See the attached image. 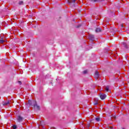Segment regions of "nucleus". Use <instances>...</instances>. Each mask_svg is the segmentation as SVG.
<instances>
[{
	"instance_id": "f257e3e1",
	"label": "nucleus",
	"mask_w": 129,
	"mask_h": 129,
	"mask_svg": "<svg viewBox=\"0 0 129 129\" xmlns=\"http://www.w3.org/2000/svg\"><path fill=\"white\" fill-rule=\"evenodd\" d=\"M32 103L34 104V107L35 109L39 110V109H40V106L37 105V102L35 101H33Z\"/></svg>"
},
{
	"instance_id": "f03ea898",
	"label": "nucleus",
	"mask_w": 129,
	"mask_h": 129,
	"mask_svg": "<svg viewBox=\"0 0 129 129\" xmlns=\"http://www.w3.org/2000/svg\"><path fill=\"white\" fill-rule=\"evenodd\" d=\"M100 97L101 99H105V98L106 97V95H105V94H102L100 95Z\"/></svg>"
},
{
	"instance_id": "7ed1b4c3",
	"label": "nucleus",
	"mask_w": 129,
	"mask_h": 129,
	"mask_svg": "<svg viewBox=\"0 0 129 129\" xmlns=\"http://www.w3.org/2000/svg\"><path fill=\"white\" fill-rule=\"evenodd\" d=\"M98 77H99V73H98V72L96 71L95 73V78H96V79H97V78H98Z\"/></svg>"
},
{
	"instance_id": "20e7f679",
	"label": "nucleus",
	"mask_w": 129,
	"mask_h": 129,
	"mask_svg": "<svg viewBox=\"0 0 129 129\" xmlns=\"http://www.w3.org/2000/svg\"><path fill=\"white\" fill-rule=\"evenodd\" d=\"M17 120L18 121H22L23 120V117H22L21 116H18L17 117Z\"/></svg>"
},
{
	"instance_id": "39448f33",
	"label": "nucleus",
	"mask_w": 129,
	"mask_h": 129,
	"mask_svg": "<svg viewBox=\"0 0 129 129\" xmlns=\"http://www.w3.org/2000/svg\"><path fill=\"white\" fill-rule=\"evenodd\" d=\"M67 2L70 5H71L72 3H75V2H76V0H68Z\"/></svg>"
},
{
	"instance_id": "423d86ee",
	"label": "nucleus",
	"mask_w": 129,
	"mask_h": 129,
	"mask_svg": "<svg viewBox=\"0 0 129 129\" xmlns=\"http://www.w3.org/2000/svg\"><path fill=\"white\" fill-rule=\"evenodd\" d=\"M89 39H90V40H94V35H90L89 36Z\"/></svg>"
},
{
	"instance_id": "0eeeda50",
	"label": "nucleus",
	"mask_w": 129,
	"mask_h": 129,
	"mask_svg": "<svg viewBox=\"0 0 129 129\" xmlns=\"http://www.w3.org/2000/svg\"><path fill=\"white\" fill-rule=\"evenodd\" d=\"M100 31H101V28H98L96 29V33H98L99 32H100Z\"/></svg>"
},
{
	"instance_id": "6e6552de",
	"label": "nucleus",
	"mask_w": 129,
	"mask_h": 129,
	"mask_svg": "<svg viewBox=\"0 0 129 129\" xmlns=\"http://www.w3.org/2000/svg\"><path fill=\"white\" fill-rule=\"evenodd\" d=\"M96 121H99L100 120V118L99 117H96L95 118Z\"/></svg>"
},
{
	"instance_id": "1a4fd4ad",
	"label": "nucleus",
	"mask_w": 129,
	"mask_h": 129,
	"mask_svg": "<svg viewBox=\"0 0 129 129\" xmlns=\"http://www.w3.org/2000/svg\"><path fill=\"white\" fill-rule=\"evenodd\" d=\"M105 90H106V91H107V92L109 91V88L108 87V86H106V87Z\"/></svg>"
},
{
	"instance_id": "9d476101",
	"label": "nucleus",
	"mask_w": 129,
	"mask_h": 129,
	"mask_svg": "<svg viewBox=\"0 0 129 129\" xmlns=\"http://www.w3.org/2000/svg\"><path fill=\"white\" fill-rule=\"evenodd\" d=\"M28 104H29V105H32V101L29 100L28 101Z\"/></svg>"
},
{
	"instance_id": "9b49d317",
	"label": "nucleus",
	"mask_w": 129,
	"mask_h": 129,
	"mask_svg": "<svg viewBox=\"0 0 129 129\" xmlns=\"http://www.w3.org/2000/svg\"><path fill=\"white\" fill-rule=\"evenodd\" d=\"M9 103H10V102H5V103H3V105H8V104H9Z\"/></svg>"
},
{
	"instance_id": "f8f14e48",
	"label": "nucleus",
	"mask_w": 129,
	"mask_h": 129,
	"mask_svg": "<svg viewBox=\"0 0 129 129\" xmlns=\"http://www.w3.org/2000/svg\"><path fill=\"white\" fill-rule=\"evenodd\" d=\"M5 42V40L2 39L0 40V44H3V43Z\"/></svg>"
},
{
	"instance_id": "ddd939ff",
	"label": "nucleus",
	"mask_w": 129,
	"mask_h": 129,
	"mask_svg": "<svg viewBox=\"0 0 129 129\" xmlns=\"http://www.w3.org/2000/svg\"><path fill=\"white\" fill-rule=\"evenodd\" d=\"M12 127H13V129H16V128H17V125H14L12 126Z\"/></svg>"
},
{
	"instance_id": "4468645a",
	"label": "nucleus",
	"mask_w": 129,
	"mask_h": 129,
	"mask_svg": "<svg viewBox=\"0 0 129 129\" xmlns=\"http://www.w3.org/2000/svg\"><path fill=\"white\" fill-rule=\"evenodd\" d=\"M23 3L24 2L23 1H21L19 2V5H23Z\"/></svg>"
},
{
	"instance_id": "2eb2a0df",
	"label": "nucleus",
	"mask_w": 129,
	"mask_h": 129,
	"mask_svg": "<svg viewBox=\"0 0 129 129\" xmlns=\"http://www.w3.org/2000/svg\"><path fill=\"white\" fill-rule=\"evenodd\" d=\"M97 104H98V103L97 102H96L95 103H94L95 105H97Z\"/></svg>"
},
{
	"instance_id": "dca6fc26",
	"label": "nucleus",
	"mask_w": 129,
	"mask_h": 129,
	"mask_svg": "<svg viewBox=\"0 0 129 129\" xmlns=\"http://www.w3.org/2000/svg\"><path fill=\"white\" fill-rule=\"evenodd\" d=\"M18 83L20 85H21V84H22V82L21 81H19Z\"/></svg>"
},
{
	"instance_id": "f3484780",
	"label": "nucleus",
	"mask_w": 129,
	"mask_h": 129,
	"mask_svg": "<svg viewBox=\"0 0 129 129\" xmlns=\"http://www.w3.org/2000/svg\"><path fill=\"white\" fill-rule=\"evenodd\" d=\"M83 72L85 74L87 73V71H84Z\"/></svg>"
},
{
	"instance_id": "a211bd4d",
	"label": "nucleus",
	"mask_w": 129,
	"mask_h": 129,
	"mask_svg": "<svg viewBox=\"0 0 129 129\" xmlns=\"http://www.w3.org/2000/svg\"><path fill=\"white\" fill-rule=\"evenodd\" d=\"M92 2H97V0H91Z\"/></svg>"
},
{
	"instance_id": "6ab92c4d",
	"label": "nucleus",
	"mask_w": 129,
	"mask_h": 129,
	"mask_svg": "<svg viewBox=\"0 0 129 129\" xmlns=\"http://www.w3.org/2000/svg\"><path fill=\"white\" fill-rule=\"evenodd\" d=\"M123 45H124V46H125V43H124V42H123Z\"/></svg>"
}]
</instances>
